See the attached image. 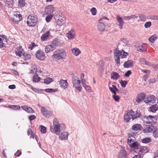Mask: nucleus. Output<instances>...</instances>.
Returning <instances> with one entry per match:
<instances>
[{
	"label": "nucleus",
	"mask_w": 158,
	"mask_h": 158,
	"mask_svg": "<svg viewBox=\"0 0 158 158\" xmlns=\"http://www.w3.org/2000/svg\"><path fill=\"white\" fill-rule=\"evenodd\" d=\"M158 109V106L157 104H155L151 106L149 108V110L152 112H155Z\"/></svg>",
	"instance_id": "29"
},
{
	"label": "nucleus",
	"mask_w": 158,
	"mask_h": 158,
	"mask_svg": "<svg viewBox=\"0 0 158 158\" xmlns=\"http://www.w3.org/2000/svg\"><path fill=\"white\" fill-rule=\"evenodd\" d=\"M21 107L23 110H25L28 113H34V111L32 110V108L27 106H23Z\"/></svg>",
	"instance_id": "19"
},
{
	"label": "nucleus",
	"mask_w": 158,
	"mask_h": 158,
	"mask_svg": "<svg viewBox=\"0 0 158 158\" xmlns=\"http://www.w3.org/2000/svg\"><path fill=\"white\" fill-rule=\"evenodd\" d=\"M141 141L143 143H147L151 141V139L149 137H147L142 139Z\"/></svg>",
	"instance_id": "37"
},
{
	"label": "nucleus",
	"mask_w": 158,
	"mask_h": 158,
	"mask_svg": "<svg viewBox=\"0 0 158 158\" xmlns=\"http://www.w3.org/2000/svg\"><path fill=\"white\" fill-rule=\"evenodd\" d=\"M140 62L143 64H145L150 66H155V65L149 61L146 60L143 58H140L139 59Z\"/></svg>",
	"instance_id": "12"
},
{
	"label": "nucleus",
	"mask_w": 158,
	"mask_h": 158,
	"mask_svg": "<svg viewBox=\"0 0 158 158\" xmlns=\"http://www.w3.org/2000/svg\"><path fill=\"white\" fill-rule=\"evenodd\" d=\"M72 81L73 87L79 91H81L82 89V87L80 84L81 81L78 77L75 75H73Z\"/></svg>",
	"instance_id": "4"
},
{
	"label": "nucleus",
	"mask_w": 158,
	"mask_h": 158,
	"mask_svg": "<svg viewBox=\"0 0 158 158\" xmlns=\"http://www.w3.org/2000/svg\"><path fill=\"white\" fill-rule=\"evenodd\" d=\"M153 135L156 138H158V128L155 126L153 131Z\"/></svg>",
	"instance_id": "30"
},
{
	"label": "nucleus",
	"mask_w": 158,
	"mask_h": 158,
	"mask_svg": "<svg viewBox=\"0 0 158 158\" xmlns=\"http://www.w3.org/2000/svg\"><path fill=\"white\" fill-rule=\"evenodd\" d=\"M142 126L140 124H136L134 125L132 127V130L135 131H138L141 129Z\"/></svg>",
	"instance_id": "23"
},
{
	"label": "nucleus",
	"mask_w": 158,
	"mask_h": 158,
	"mask_svg": "<svg viewBox=\"0 0 158 158\" xmlns=\"http://www.w3.org/2000/svg\"><path fill=\"white\" fill-rule=\"evenodd\" d=\"M23 56L25 60H29L31 58L30 55L26 53H24L23 54Z\"/></svg>",
	"instance_id": "41"
},
{
	"label": "nucleus",
	"mask_w": 158,
	"mask_h": 158,
	"mask_svg": "<svg viewBox=\"0 0 158 158\" xmlns=\"http://www.w3.org/2000/svg\"><path fill=\"white\" fill-rule=\"evenodd\" d=\"M156 97L153 95L147 96L145 98L144 102L147 104L152 103H153L155 102Z\"/></svg>",
	"instance_id": "10"
},
{
	"label": "nucleus",
	"mask_w": 158,
	"mask_h": 158,
	"mask_svg": "<svg viewBox=\"0 0 158 158\" xmlns=\"http://www.w3.org/2000/svg\"><path fill=\"white\" fill-rule=\"evenodd\" d=\"M53 81V80L52 78L48 77L44 80V82L46 84H48Z\"/></svg>",
	"instance_id": "36"
},
{
	"label": "nucleus",
	"mask_w": 158,
	"mask_h": 158,
	"mask_svg": "<svg viewBox=\"0 0 158 158\" xmlns=\"http://www.w3.org/2000/svg\"><path fill=\"white\" fill-rule=\"evenodd\" d=\"M3 43L2 42V39L1 38V36H0V48H2L3 47Z\"/></svg>",
	"instance_id": "62"
},
{
	"label": "nucleus",
	"mask_w": 158,
	"mask_h": 158,
	"mask_svg": "<svg viewBox=\"0 0 158 158\" xmlns=\"http://www.w3.org/2000/svg\"><path fill=\"white\" fill-rule=\"evenodd\" d=\"M48 15L46 17V21L47 23H48L50 21L52 18L53 16L52 15Z\"/></svg>",
	"instance_id": "44"
},
{
	"label": "nucleus",
	"mask_w": 158,
	"mask_h": 158,
	"mask_svg": "<svg viewBox=\"0 0 158 158\" xmlns=\"http://www.w3.org/2000/svg\"><path fill=\"white\" fill-rule=\"evenodd\" d=\"M41 128V132L43 133H45L46 132V128L43 125L40 126Z\"/></svg>",
	"instance_id": "55"
},
{
	"label": "nucleus",
	"mask_w": 158,
	"mask_h": 158,
	"mask_svg": "<svg viewBox=\"0 0 158 158\" xmlns=\"http://www.w3.org/2000/svg\"><path fill=\"white\" fill-rule=\"evenodd\" d=\"M57 22L59 25H62L66 23V21L64 18L62 19L60 18L57 20Z\"/></svg>",
	"instance_id": "31"
},
{
	"label": "nucleus",
	"mask_w": 158,
	"mask_h": 158,
	"mask_svg": "<svg viewBox=\"0 0 158 158\" xmlns=\"http://www.w3.org/2000/svg\"><path fill=\"white\" fill-rule=\"evenodd\" d=\"M151 22L148 21L145 23L144 26L145 28H148L151 27Z\"/></svg>",
	"instance_id": "53"
},
{
	"label": "nucleus",
	"mask_w": 158,
	"mask_h": 158,
	"mask_svg": "<svg viewBox=\"0 0 158 158\" xmlns=\"http://www.w3.org/2000/svg\"><path fill=\"white\" fill-rule=\"evenodd\" d=\"M139 144L137 142L134 141L133 142L131 143L129 145V146L131 148H134L135 147H138Z\"/></svg>",
	"instance_id": "39"
},
{
	"label": "nucleus",
	"mask_w": 158,
	"mask_h": 158,
	"mask_svg": "<svg viewBox=\"0 0 158 158\" xmlns=\"http://www.w3.org/2000/svg\"><path fill=\"white\" fill-rule=\"evenodd\" d=\"M104 20H109L108 18L106 17H103L101 18L99 21H102V22H99L98 26V30L101 31H103L105 30V26L104 23Z\"/></svg>",
	"instance_id": "8"
},
{
	"label": "nucleus",
	"mask_w": 158,
	"mask_h": 158,
	"mask_svg": "<svg viewBox=\"0 0 158 158\" xmlns=\"http://www.w3.org/2000/svg\"><path fill=\"white\" fill-rule=\"evenodd\" d=\"M41 110L42 114L47 118H49L51 116L53 113L52 111L49 108L44 107H42Z\"/></svg>",
	"instance_id": "7"
},
{
	"label": "nucleus",
	"mask_w": 158,
	"mask_h": 158,
	"mask_svg": "<svg viewBox=\"0 0 158 158\" xmlns=\"http://www.w3.org/2000/svg\"><path fill=\"white\" fill-rule=\"evenodd\" d=\"M37 21L38 18L36 15H30L28 17L27 23L29 26L33 27L36 25Z\"/></svg>",
	"instance_id": "5"
},
{
	"label": "nucleus",
	"mask_w": 158,
	"mask_h": 158,
	"mask_svg": "<svg viewBox=\"0 0 158 158\" xmlns=\"http://www.w3.org/2000/svg\"><path fill=\"white\" fill-rule=\"evenodd\" d=\"M138 150V154L139 155H142L143 153H146L148 152V147L144 146L141 147L140 148H137Z\"/></svg>",
	"instance_id": "13"
},
{
	"label": "nucleus",
	"mask_w": 158,
	"mask_h": 158,
	"mask_svg": "<svg viewBox=\"0 0 158 158\" xmlns=\"http://www.w3.org/2000/svg\"><path fill=\"white\" fill-rule=\"evenodd\" d=\"M109 89L110 91L112 92L114 94L116 93V91L114 88L111 87H109Z\"/></svg>",
	"instance_id": "61"
},
{
	"label": "nucleus",
	"mask_w": 158,
	"mask_h": 158,
	"mask_svg": "<svg viewBox=\"0 0 158 158\" xmlns=\"http://www.w3.org/2000/svg\"><path fill=\"white\" fill-rule=\"evenodd\" d=\"M120 83L121 86L123 87H125L127 83V82L126 81H123V80H121L120 81Z\"/></svg>",
	"instance_id": "51"
},
{
	"label": "nucleus",
	"mask_w": 158,
	"mask_h": 158,
	"mask_svg": "<svg viewBox=\"0 0 158 158\" xmlns=\"http://www.w3.org/2000/svg\"><path fill=\"white\" fill-rule=\"evenodd\" d=\"M54 128L52 127H50V130L52 133H55L57 135H59L60 132V128H62V129L64 130L65 128V126L64 124L60 125L59 123L58 120L55 118L53 121Z\"/></svg>",
	"instance_id": "2"
},
{
	"label": "nucleus",
	"mask_w": 158,
	"mask_h": 158,
	"mask_svg": "<svg viewBox=\"0 0 158 158\" xmlns=\"http://www.w3.org/2000/svg\"><path fill=\"white\" fill-rule=\"evenodd\" d=\"M25 0H19L18 6L20 7H23L25 6Z\"/></svg>",
	"instance_id": "42"
},
{
	"label": "nucleus",
	"mask_w": 158,
	"mask_h": 158,
	"mask_svg": "<svg viewBox=\"0 0 158 158\" xmlns=\"http://www.w3.org/2000/svg\"><path fill=\"white\" fill-rule=\"evenodd\" d=\"M41 80V78L39 77L37 73H35L33 77L32 81L34 82H38Z\"/></svg>",
	"instance_id": "26"
},
{
	"label": "nucleus",
	"mask_w": 158,
	"mask_h": 158,
	"mask_svg": "<svg viewBox=\"0 0 158 158\" xmlns=\"http://www.w3.org/2000/svg\"><path fill=\"white\" fill-rule=\"evenodd\" d=\"M55 49L51 44L47 45L45 48V52L47 53L51 52Z\"/></svg>",
	"instance_id": "21"
},
{
	"label": "nucleus",
	"mask_w": 158,
	"mask_h": 158,
	"mask_svg": "<svg viewBox=\"0 0 158 158\" xmlns=\"http://www.w3.org/2000/svg\"><path fill=\"white\" fill-rule=\"evenodd\" d=\"M23 51V49H22V47H20L18 48V49L17 51L16 52V55L20 57L21 56Z\"/></svg>",
	"instance_id": "34"
},
{
	"label": "nucleus",
	"mask_w": 158,
	"mask_h": 158,
	"mask_svg": "<svg viewBox=\"0 0 158 158\" xmlns=\"http://www.w3.org/2000/svg\"><path fill=\"white\" fill-rule=\"evenodd\" d=\"M31 68L32 69L31 70V71L30 72V73L33 74L36 72V68L35 66H33L31 67Z\"/></svg>",
	"instance_id": "54"
},
{
	"label": "nucleus",
	"mask_w": 158,
	"mask_h": 158,
	"mask_svg": "<svg viewBox=\"0 0 158 158\" xmlns=\"http://www.w3.org/2000/svg\"><path fill=\"white\" fill-rule=\"evenodd\" d=\"M72 51L73 54L76 56L78 55L81 53V51L77 48H74L72 49Z\"/></svg>",
	"instance_id": "27"
},
{
	"label": "nucleus",
	"mask_w": 158,
	"mask_h": 158,
	"mask_svg": "<svg viewBox=\"0 0 158 158\" xmlns=\"http://www.w3.org/2000/svg\"><path fill=\"white\" fill-rule=\"evenodd\" d=\"M90 12H91L92 14L94 15H95L96 14L97 12V10L94 7L92 8L90 10Z\"/></svg>",
	"instance_id": "52"
},
{
	"label": "nucleus",
	"mask_w": 158,
	"mask_h": 158,
	"mask_svg": "<svg viewBox=\"0 0 158 158\" xmlns=\"http://www.w3.org/2000/svg\"><path fill=\"white\" fill-rule=\"evenodd\" d=\"M120 40L122 42L125 44L127 46H129L130 44L128 43V41L127 40L126 38H121Z\"/></svg>",
	"instance_id": "48"
},
{
	"label": "nucleus",
	"mask_w": 158,
	"mask_h": 158,
	"mask_svg": "<svg viewBox=\"0 0 158 158\" xmlns=\"http://www.w3.org/2000/svg\"><path fill=\"white\" fill-rule=\"evenodd\" d=\"M155 126H153L152 125H147L143 129V131L145 133H148L153 131L154 128Z\"/></svg>",
	"instance_id": "14"
},
{
	"label": "nucleus",
	"mask_w": 158,
	"mask_h": 158,
	"mask_svg": "<svg viewBox=\"0 0 158 158\" xmlns=\"http://www.w3.org/2000/svg\"><path fill=\"white\" fill-rule=\"evenodd\" d=\"M14 1L13 0H6V4L10 7L12 6L14 4Z\"/></svg>",
	"instance_id": "38"
},
{
	"label": "nucleus",
	"mask_w": 158,
	"mask_h": 158,
	"mask_svg": "<svg viewBox=\"0 0 158 158\" xmlns=\"http://www.w3.org/2000/svg\"><path fill=\"white\" fill-rule=\"evenodd\" d=\"M74 33L73 31L71 30L68 33L67 37L69 39H71L74 38Z\"/></svg>",
	"instance_id": "32"
},
{
	"label": "nucleus",
	"mask_w": 158,
	"mask_h": 158,
	"mask_svg": "<svg viewBox=\"0 0 158 158\" xmlns=\"http://www.w3.org/2000/svg\"><path fill=\"white\" fill-rule=\"evenodd\" d=\"M8 107L15 110H19L20 109V106L19 105H9Z\"/></svg>",
	"instance_id": "40"
},
{
	"label": "nucleus",
	"mask_w": 158,
	"mask_h": 158,
	"mask_svg": "<svg viewBox=\"0 0 158 158\" xmlns=\"http://www.w3.org/2000/svg\"><path fill=\"white\" fill-rule=\"evenodd\" d=\"M86 91L88 92H90L91 90V87L89 85H86L84 87Z\"/></svg>",
	"instance_id": "56"
},
{
	"label": "nucleus",
	"mask_w": 158,
	"mask_h": 158,
	"mask_svg": "<svg viewBox=\"0 0 158 158\" xmlns=\"http://www.w3.org/2000/svg\"><path fill=\"white\" fill-rule=\"evenodd\" d=\"M157 81H158V79H157L156 80L155 78H153L150 80V82L151 83H154L156 82Z\"/></svg>",
	"instance_id": "64"
},
{
	"label": "nucleus",
	"mask_w": 158,
	"mask_h": 158,
	"mask_svg": "<svg viewBox=\"0 0 158 158\" xmlns=\"http://www.w3.org/2000/svg\"><path fill=\"white\" fill-rule=\"evenodd\" d=\"M115 61L117 64L120 63V57L122 58H126L128 55V53L126 52L123 50H118L117 48H115L114 51Z\"/></svg>",
	"instance_id": "1"
},
{
	"label": "nucleus",
	"mask_w": 158,
	"mask_h": 158,
	"mask_svg": "<svg viewBox=\"0 0 158 158\" xmlns=\"http://www.w3.org/2000/svg\"><path fill=\"white\" fill-rule=\"evenodd\" d=\"M112 97L114 99V100L116 101H118L120 99V97L119 96L117 95L116 93H114L112 95Z\"/></svg>",
	"instance_id": "49"
},
{
	"label": "nucleus",
	"mask_w": 158,
	"mask_h": 158,
	"mask_svg": "<svg viewBox=\"0 0 158 158\" xmlns=\"http://www.w3.org/2000/svg\"><path fill=\"white\" fill-rule=\"evenodd\" d=\"M136 139L135 137L131 134L129 135V137L127 139V143L129 145L134 141H135Z\"/></svg>",
	"instance_id": "22"
},
{
	"label": "nucleus",
	"mask_w": 158,
	"mask_h": 158,
	"mask_svg": "<svg viewBox=\"0 0 158 158\" xmlns=\"http://www.w3.org/2000/svg\"><path fill=\"white\" fill-rule=\"evenodd\" d=\"M131 70H128L125 74L124 76L128 77L131 74Z\"/></svg>",
	"instance_id": "58"
},
{
	"label": "nucleus",
	"mask_w": 158,
	"mask_h": 158,
	"mask_svg": "<svg viewBox=\"0 0 158 158\" xmlns=\"http://www.w3.org/2000/svg\"><path fill=\"white\" fill-rule=\"evenodd\" d=\"M134 64V62L132 60H128L125 62L123 64V67L125 68H128L133 66Z\"/></svg>",
	"instance_id": "15"
},
{
	"label": "nucleus",
	"mask_w": 158,
	"mask_h": 158,
	"mask_svg": "<svg viewBox=\"0 0 158 158\" xmlns=\"http://www.w3.org/2000/svg\"><path fill=\"white\" fill-rule=\"evenodd\" d=\"M136 112V113L133 114V115L131 117L133 120L137 119L138 118H141L142 117V115L140 113L139 111H137Z\"/></svg>",
	"instance_id": "28"
},
{
	"label": "nucleus",
	"mask_w": 158,
	"mask_h": 158,
	"mask_svg": "<svg viewBox=\"0 0 158 158\" xmlns=\"http://www.w3.org/2000/svg\"><path fill=\"white\" fill-rule=\"evenodd\" d=\"M56 89H55L51 88H48L44 89V91L47 92L51 93L52 92H55L56 91Z\"/></svg>",
	"instance_id": "46"
},
{
	"label": "nucleus",
	"mask_w": 158,
	"mask_h": 158,
	"mask_svg": "<svg viewBox=\"0 0 158 158\" xmlns=\"http://www.w3.org/2000/svg\"><path fill=\"white\" fill-rule=\"evenodd\" d=\"M58 41L56 40H53L51 45L55 49L56 47L58 46Z\"/></svg>",
	"instance_id": "43"
},
{
	"label": "nucleus",
	"mask_w": 158,
	"mask_h": 158,
	"mask_svg": "<svg viewBox=\"0 0 158 158\" xmlns=\"http://www.w3.org/2000/svg\"><path fill=\"white\" fill-rule=\"evenodd\" d=\"M54 11V8L52 5L46 6L45 8V13L47 15L51 14Z\"/></svg>",
	"instance_id": "11"
},
{
	"label": "nucleus",
	"mask_w": 158,
	"mask_h": 158,
	"mask_svg": "<svg viewBox=\"0 0 158 158\" xmlns=\"http://www.w3.org/2000/svg\"><path fill=\"white\" fill-rule=\"evenodd\" d=\"M157 37L155 35H153L149 38V40L152 43H153L156 39Z\"/></svg>",
	"instance_id": "47"
},
{
	"label": "nucleus",
	"mask_w": 158,
	"mask_h": 158,
	"mask_svg": "<svg viewBox=\"0 0 158 158\" xmlns=\"http://www.w3.org/2000/svg\"><path fill=\"white\" fill-rule=\"evenodd\" d=\"M150 18L151 19H152L156 20H158V16L156 15H152L150 17Z\"/></svg>",
	"instance_id": "60"
},
{
	"label": "nucleus",
	"mask_w": 158,
	"mask_h": 158,
	"mask_svg": "<svg viewBox=\"0 0 158 158\" xmlns=\"http://www.w3.org/2000/svg\"><path fill=\"white\" fill-rule=\"evenodd\" d=\"M65 51L63 49L57 50L55 51L52 57L53 59L60 60L63 59L64 56H65Z\"/></svg>",
	"instance_id": "3"
},
{
	"label": "nucleus",
	"mask_w": 158,
	"mask_h": 158,
	"mask_svg": "<svg viewBox=\"0 0 158 158\" xmlns=\"http://www.w3.org/2000/svg\"><path fill=\"white\" fill-rule=\"evenodd\" d=\"M69 134L68 132H64L61 133L59 135V138L62 140H66L68 138Z\"/></svg>",
	"instance_id": "16"
},
{
	"label": "nucleus",
	"mask_w": 158,
	"mask_h": 158,
	"mask_svg": "<svg viewBox=\"0 0 158 158\" xmlns=\"http://www.w3.org/2000/svg\"><path fill=\"white\" fill-rule=\"evenodd\" d=\"M36 118V116L34 115H29L28 116V118L29 120L30 121H31L32 120H33L35 119Z\"/></svg>",
	"instance_id": "57"
},
{
	"label": "nucleus",
	"mask_w": 158,
	"mask_h": 158,
	"mask_svg": "<svg viewBox=\"0 0 158 158\" xmlns=\"http://www.w3.org/2000/svg\"><path fill=\"white\" fill-rule=\"evenodd\" d=\"M144 119L143 121L144 124H148L152 125L156 122L157 119L156 116L151 115H149L147 117H144Z\"/></svg>",
	"instance_id": "6"
},
{
	"label": "nucleus",
	"mask_w": 158,
	"mask_h": 158,
	"mask_svg": "<svg viewBox=\"0 0 158 158\" xmlns=\"http://www.w3.org/2000/svg\"><path fill=\"white\" fill-rule=\"evenodd\" d=\"M131 116L130 115L128 112L125 114L124 115V118L125 121L126 122H128L131 119Z\"/></svg>",
	"instance_id": "33"
},
{
	"label": "nucleus",
	"mask_w": 158,
	"mask_h": 158,
	"mask_svg": "<svg viewBox=\"0 0 158 158\" xmlns=\"http://www.w3.org/2000/svg\"><path fill=\"white\" fill-rule=\"evenodd\" d=\"M127 157L126 152L124 149H123L121 150L118 155V158H126Z\"/></svg>",
	"instance_id": "20"
},
{
	"label": "nucleus",
	"mask_w": 158,
	"mask_h": 158,
	"mask_svg": "<svg viewBox=\"0 0 158 158\" xmlns=\"http://www.w3.org/2000/svg\"><path fill=\"white\" fill-rule=\"evenodd\" d=\"M139 17L140 18V20L143 22H144L146 20V16L144 15L143 14H139Z\"/></svg>",
	"instance_id": "45"
},
{
	"label": "nucleus",
	"mask_w": 158,
	"mask_h": 158,
	"mask_svg": "<svg viewBox=\"0 0 158 158\" xmlns=\"http://www.w3.org/2000/svg\"><path fill=\"white\" fill-rule=\"evenodd\" d=\"M138 96L139 97L143 99V100H144L145 98V97L146 96V94L144 93H142L139 94Z\"/></svg>",
	"instance_id": "50"
},
{
	"label": "nucleus",
	"mask_w": 158,
	"mask_h": 158,
	"mask_svg": "<svg viewBox=\"0 0 158 158\" xmlns=\"http://www.w3.org/2000/svg\"><path fill=\"white\" fill-rule=\"evenodd\" d=\"M60 87L64 89H66L68 85V83L67 80H64L63 79L60 80Z\"/></svg>",
	"instance_id": "17"
},
{
	"label": "nucleus",
	"mask_w": 158,
	"mask_h": 158,
	"mask_svg": "<svg viewBox=\"0 0 158 158\" xmlns=\"http://www.w3.org/2000/svg\"><path fill=\"white\" fill-rule=\"evenodd\" d=\"M111 78L115 80H117L120 77L119 75L117 72H113L110 74Z\"/></svg>",
	"instance_id": "24"
},
{
	"label": "nucleus",
	"mask_w": 158,
	"mask_h": 158,
	"mask_svg": "<svg viewBox=\"0 0 158 158\" xmlns=\"http://www.w3.org/2000/svg\"><path fill=\"white\" fill-rule=\"evenodd\" d=\"M49 34V31H48L43 34L41 37V40L42 41H44L46 40L47 39Z\"/></svg>",
	"instance_id": "25"
},
{
	"label": "nucleus",
	"mask_w": 158,
	"mask_h": 158,
	"mask_svg": "<svg viewBox=\"0 0 158 158\" xmlns=\"http://www.w3.org/2000/svg\"><path fill=\"white\" fill-rule=\"evenodd\" d=\"M142 98L138 96L136 99V101L138 103H140L142 102Z\"/></svg>",
	"instance_id": "63"
},
{
	"label": "nucleus",
	"mask_w": 158,
	"mask_h": 158,
	"mask_svg": "<svg viewBox=\"0 0 158 158\" xmlns=\"http://www.w3.org/2000/svg\"><path fill=\"white\" fill-rule=\"evenodd\" d=\"M35 46H36L35 45V44L33 42L29 46V49L31 50Z\"/></svg>",
	"instance_id": "59"
},
{
	"label": "nucleus",
	"mask_w": 158,
	"mask_h": 158,
	"mask_svg": "<svg viewBox=\"0 0 158 158\" xmlns=\"http://www.w3.org/2000/svg\"><path fill=\"white\" fill-rule=\"evenodd\" d=\"M137 49V50L138 51H139L141 52H145L146 51V50L143 48V46L142 45H139V46L136 47Z\"/></svg>",
	"instance_id": "35"
},
{
	"label": "nucleus",
	"mask_w": 158,
	"mask_h": 158,
	"mask_svg": "<svg viewBox=\"0 0 158 158\" xmlns=\"http://www.w3.org/2000/svg\"><path fill=\"white\" fill-rule=\"evenodd\" d=\"M35 56L36 58L40 60H43L45 58L44 52L40 50H39L36 52Z\"/></svg>",
	"instance_id": "9"
},
{
	"label": "nucleus",
	"mask_w": 158,
	"mask_h": 158,
	"mask_svg": "<svg viewBox=\"0 0 158 158\" xmlns=\"http://www.w3.org/2000/svg\"><path fill=\"white\" fill-rule=\"evenodd\" d=\"M117 20L118 23V26L120 29H122L123 27V26L124 23V22L122 18L119 16L117 15L116 16Z\"/></svg>",
	"instance_id": "18"
}]
</instances>
